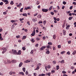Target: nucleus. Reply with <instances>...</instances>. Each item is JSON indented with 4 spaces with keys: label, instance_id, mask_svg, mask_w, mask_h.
Here are the masks:
<instances>
[{
    "label": "nucleus",
    "instance_id": "nucleus-30",
    "mask_svg": "<svg viewBox=\"0 0 76 76\" xmlns=\"http://www.w3.org/2000/svg\"><path fill=\"white\" fill-rule=\"evenodd\" d=\"M10 4H12V5H13V4H14V3H13V1H12L11 2Z\"/></svg>",
    "mask_w": 76,
    "mask_h": 76
},
{
    "label": "nucleus",
    "instance_id": "nucleus-17",
    "mask_svg": "<svg viewBox=\"0 0 76 76\" xmlns=\"http://www.w3.org/2000/svg\"><path fill=\"white\" fill-rule=\"evenodd\" d=\"M53 7V6H51L49 8V11H50V10H51L52 9V8Z\"/></svg>",
    "mask_w": 76,
    "mask_h": 76
},
{
    "label": "nucleus",
    "instance_id": "nucleus-49",
    "mask_svg": "<svg viewBox=\"0 0 76 76\" xmlns=\"http://www.w3.org/2000/svg\"><path fill=\"white\" fill-rule=\"evenodd\" d=\"M7 62L8 63H11V62L10 61V60H7Z\"/></svg>",
    "mask_w": 76,
    "mask_h": 76
},
{
    "label": "nucleus",
    "instance_id": "nucleus-45",
    "mask_svg": "<svg viewBox=\"0 0 76 76\" xmlns=\"http://www.w3.org/2000/svg\"><path fill=\"white\" fill-rule=\"evenodd\" d=\"M66 53L68 55H70V52L69 51H68Z\"/></svg>",
    "mask_w": 76,
    "mask_h": 76
},
{
    "label": "nucleus",
    "instance_id": "nucleus-64",
    "mask_svg": "<svg viewBox=\"0 0 76 76\" xmlns=\"http://www.w3.org/2000/svg\"><path fill=\"white\" fill-rule=\"evenodd\" d=\"M34 76H37V73H34Z\"/></svg>",
    "mask_w": 76,
    "mask_h": 76
},
{
    "label": "nucleus",
    "instance_id": "nucleus-29",
    "mask_svg": "<svg viewBox=\"0 0 76 76\" xmlns=\"http://www.w3.org/2000/svg\"><path fill=\"white\" fill-rule=\"evenodd\" d=\"M62 73L63 74H65L66 73V71H62Z\"/></svg>",
    "mask_w": 76,
    "mask_h": 76
},
{
    "label": "nucleus",
    "instance_id": "nucleus-39",
    "mask_svg": "<svg viewBox=\"0 0 76 76\" xmlns=\"http://www.w3.org/2000/svg\"><path fill=\"white\" fill-rule=\"evenodd\" d=\"M37 15H38V13H36L34 14V16H37Z\"/></svg>",
    "mask_w": 76,
    "mask_h": 76
},
{
    "label": "nucleus",
    "instance_id": "nucleus-55",
    "mask_svg": "<svg viewBox=\"0 0 76 76\" xmlns=\"http://www.w3.org/2000/svg\"><path fill=\"white\" fill-rule=\"evenodd\" d=\"M19 37H20V36H19V35H18V36H16V38H19Z\"/></svg>",
    "mask_w": 76,
    "mask_h": 76
},
{
    "label": "nucleus",
    "instance_id": "nucleus-16",
    "mask_svg": "<svg viewBox=\"0 0 76 76\" xmlns=\"http://www.w3.org/2000/svg\"><path fill=\"white\" fill-rule=\"evenodd\" d=\"M73 17H70L68 19L69 20H72V19H73Z\"/></svg>",
    "mask_w": 76,
    "mask_h": 76
},
{
    "label": "nucleus",
    "instance_id": "nucleus-23",
    "mask_svg": "<svg viewBox=\"0 0 76 76\" xmlns=\"http://www.w3.org/2000/svg\"><path fill=\"white\" fill-rule=\"evenodd\" d=\"M55 70H52L51 71V74H53V73H55Z\"/></svg>",
    "mask_w": 76,
    "mask_h": 76
},
{
    "label": "nucleus",
    "instance_id": "nucleus-3",
    "mask_svg": "<svg viewBox=\"0 0 76 76\" xmlns=\"http://www.w3.org/2000/svg\"><path fill=\"white\" fill-rule=\"evenodd\" d=\"M47 68L48 69H50V68H51V66H50V65H48L47 66H46L45 67V69L46 71H48V69H47Z\"/></svg>",
    "mask_w": 76,
    "mask_h": 76
},
{
    "label": "nucleus",
    "instance_id": "nucleus-63",
    "mask_svg": "<svg viewBox=\"0 0 76 76\" xmlns=\"http://www.w3.org/2000/svg\"><path fill=\"white\" fill-rule=\"evenodd\" d=\"M28 71H26V75H28Z\"/></svg>",
    "mask_w": 76,
    "mask_h": 76
},
{
    "label": "nucleus",
    "instance_id": "nucleus-18",
    "mask_svg": "<svg viewBox=\"0 0 76 76\" xmlns=\"http://www.w3.org/2000/svg\"><path fill=\"white\" fill-rule=\"evenodd\" d=\"M48 45H53V43H52L51 42H49L48 43Z\"/></svg>",
    "mask_w": 76,
    "mask_h": 76
},
{
    "label": "nucleus",
    "instance_id": "nucleus-15",
    "mask_svg": "<svg viewBox=\"0 0 76 76\" xmlns=\"http://www.w3.org/2000/svg\"><path fill=\"white\" fill-rule=\"evenodd\" d=\"M76 54V50H74L73 51L72 53L73 55H75Z\"/></svg>",
    "mask_w": 76,
    "mask_h": 76
},
{
    "label": "nucleus",
    "instance_id": "nucleus-9",
    "mask_svg": "<svg viewBox=\"0 0 76 76\" xmlns=\"http://www.w3.org/2000/svg\"><path fill=\"white\" fill-rule=\"evenodd\" d=\"M63 34L64 35H66V31L63 30Z\"/></svg>",
    "mask_w": 76,
    "mask_h": 76
},
{
    "label": "nucleus",
    "instance_id": "nucleus-41",
    "mask_svg": "<svg viewBox=\"0 0 76 76\" xmlns=\"http://www.w3.org/2000/svg\"><path fill=\"white\" fill-rule=\"evenodd\" d=\"M3 5V2H1L0 3V6H2V5Z\"/></svg>",
    "mask_w": 76,
    "mask_h": 76
},
{
    "label": "nucleus",
    "instance_id": "nucleus-60",
    "mask_svg": "<svg viewBox=\"0 0 76 76\" xmlns=\"http://www.w3.org/2000/svg\"><path fill=\"white\" fill-rule=\"evenodd\" d=\"M53 19L54 20H57V18L56 17H53Z\"/></svg>",
    "mask_w": 76,
    "mask_h": 76
},
{
    "label": "nucleus",
    "instance_id": "nucleus-7",
    "mask_svg": "<svg viewBox=\"0 0 76 76\" xmlns=\"http://www.w3.org/2000/svg\"><path fill=\"white\" fill-rule=\"evenodd\" d=\"M51 46H50V45H48L46 46V48L48 49H51Z\"/></svg>",
    "mask_w": 76,
    "mask_h": 76
},
{
    "label": "nucleus",
    "instance_id": "nucleus-57",
    "mask_svg": "<svg viewBox=\"0 0 76 76\" xmlns=\"http://www.w3.org/2000/svg\"><path fill=\"white\" fill-rule=\"evenodd\" d=\"M9 74H10V75H12V72H10L9 73Z\"/></svg>",
    "mask_w": 76,
    "mask_h": 76
},
{
    "label": "nucleus",
    "instance_id": "nucleus-35",
    "mask_svg": "<svg viewBox=\"0 0 76 76\" xmlns=\"http://www.w3.org/2000/svg\"><path fill=\"white\" fill-rule=\"evenodd\" d=\"M23 39H25L26 38V36H23Z\"/></svg>",
    "mask_w": 76,
    "mask_h": 76
},
{
    "label": "nucleus",
    "instance_id": "nucleus-4",
    "mask_svg": "<svg viewBox=\"0 0 76 76\" xmlns=\"http://www.w3.org/2000/svg\"><path fill=\"white\" fill-rule=\"evenodd\" d=\"M2 50H3L2 52V54H4V53H5V52H6V51L7 50H6V48H2Z\"/></svg>",
    "mask_w": 76,
    "mask_h": 76
},
{
    "label": "nucleus",
    "instance_id": "nucleus-36",
    "mask_svg": "<svg viewBox=\"0 0 76 76\" xmlns=\"http://www.w3.org/2000/svg\"><path fill=\"white\" fill-rule=\"evenodd\" d=\"M38 45H38V44L37 43L35 45V47H38Z\"/></svg>",
    "mask_w": 76,
    "mask_h": 76
},
{
    "label": "nucleus",
    "instance_id": "nucleus-56",
    "mask_svg": "<svg viewBox=\"0 0 76 76\" xmlns=\"http://www.w3.org/2000/svg\"><path fill=\"white\" fill-rule=\"evenodd\" d=\"M39 69V66H37V68L36 69V70H38Z\"/></svg>",
    "mask_w": 76,
    "mask_h": 76
},
{
    "label": "nucleus",
    "instance_id": "nucleus-40",
    "mask_svg": "<svg viewBox=\"0 0 76 76\" xmlns=\"http://www.w3.org/2000/svg\"><path fill=\"white\" fill-rule=\"evenodd\" d=\"M53 50H56V47H55V46L53 47Z\"/></svg>",
    "mask_w": 76,
    "mask_h": 76
},
{
    "label": "nucleus",
    "instance_id": "nucleus-54",
    "mask_svg": "<svg viewBox=\"0 0 76 76\" xmlns=\"http://www.w3.org/2000/svg\"><path fill=\"white\" fill-rule=\"evenodd\" d=\"M64 62V60H62L61 61V63H63Z\"/></svg>",
    "mask_w": 76,
    "mask_h": 76
},
{
    "label": "nucleus",
    "instance_id": "nucleus-50",
    "mask_svg": "<svg viewBox=\"0 0 76 76\" xmlns=\"http://www.w3.org/2000/svg\"><path fill=\"white\" fill-rule=\"evenodd\" d=\"M63 4H64L65 5V4H66V1H64L63 2Z\"/></svg>",
    "mask_w": 76,
    "mask_h": 76
},
{
    "label": "nucleus",
    "instance_id": "nucleus-34",
    "mask_svg": "<svg viewBox=\"0 0 76 76\" xmlns=\"http://www.w3.org/2000/svg\"><path fill=\"white\" fill-rule=\"evenodd\" d=\"M22 49L24 51H25V50H26V48H25V47H23Z\"/></svg>",
    "mask_w": 76,
    "mask_h": 76
},
{
    "label": "nucleus",
    "instance_id": "nucleus-33",
    "mask_svg": "<svg viewBox=\"0 0 76 76\" xmlns=\"http://www.w3.org/2000/svg\"><path fill=\"white\" fill-rule=\"evenodd\" d=\"M43 23L42 21H39L38 22V23H39V24H40V23Z\"/></svg>",
    "mask_w": 76,
    "mask_h": 76
},
{
    "label": "nucleus",
    "instance_id": "nucleus-48",
    "mask_svg": "<svg viewBox=\"0 0 76 76\" xmlns=\"http://www.w3.org/2000/svg\"><path fill=\"white\" fill-rule=\"evenodd\" d=\"M65 53V51H62L61 52V54H64V53Z\"/></svg>",
    "mask_w": 76,
    "mask_h": 76
},
{
    "label": "nucleus",
    "instance_id": "nucleus-25",
    "mask_svg": "<svg viewBox=\"0 0 76 76\" xmlns=\"http://www.w3.org/2000/svg\"><path fill=\"white\" fill-rule=\"evenodd\" d=\"M22 15L24 16H27V14H23Z\"/></svg>",
    "mask_w": 76,
    "mask_h": 76
},
{
    "label": "nucleus",
    "instance_id": "nucleus-58",
    "mask_svg": "<svg viewBox=\"0 0 76 76\" xmlns=\"http://www.w3.org/2000/svg\"><path fill=\"white\" fill-rule=\"evenodd\" d=\"M53 64H56V62L55 61H53Z\"/></svg>",
    "mask_w": 76,
    "mask_h": 76
},
{
    "label": "nucleus",
    "instance_id": "nucleus-6",
    "mask_svg": "<svg viewBox=\"0 0 76 76\" xmlns=\"http://www.w3.org/2000/svg\"><path fill=\"white\" fill-rule=\"evenodd\" d=\"M46 48V46H42L41 47V48L40 49V50H41V51H43L44 49H45Z\"/></svg>",
    "mask_w": 76,
    "mask_h": 76
},
{
    "label": "nucleus",
    "instance_id": "nucleus-14",
    "mask_svg": "<svg viewBox=\"0 0 76 76\" xmlns=\"http://www.w3.org/2000/svg\"><path fill=\"white\" fill-rule=\"evenodd\" d=\"M32 21L33 22H35V21H37V18L34 19L33 18L32 19Z\"/></svg>",
    "mask_w": 76,
    "mask_h": 76
},
{
    "label": "nucleus",
    "instance_id": "nucleus-51",
    "mask_svg": "<svg viewBox=\"0 0 76 76\" xmlns=\"http://www.w3.org/2000/svg\"><path fill=\"white\" fill-rule=\"evenodd\" d=\"M71 42H72V41H69L68 42V44H71Z\"/></svg>",
    "mask_w": 76,
    "mask_h": 76
},
{
    "label": "nucleus",
    "instance_id": "nucleus-38",
    "mask_svg": "<svg viewBox=\"0 0 76 76\" xmlns=\"http://www.w3.org/2000/svg\"><path fill=\"white\" fill-rule=\"evenodd\" d=\"M36 40L37 41H39V40H40V38H36Z\"/></svg>",
    "mask_w": 76,
    "mask_h": 76
},
{
    "label": "nucleus",
    "instance_id": "nucleus-27",
    "mask_svg": "<svg viewBox=\"0 0 76 76\" xmlns=\"http://www.w3.org/2000/svg\"><path fill=\"white\" fill-rule=\"evenodd\" d=\"M30 61L27 60L24 61V63H30Z\"/></svg>",
    "mask_w": 76,
    "mask_h": 76
},
{
    "label": "nucleus",
    "instance_id": "nucleus-47",
    "mask_svg": "<svg viewBox=\"0 0 76 76\" xmlns=\"http://www.w3.org/2000/svg\"><path fill=\"white\" fill-rule=\"evenodd\" d=\"M61 45H58V48H61Z\"/></svg>",
    "mask_w": 76,
    "mask_h": 76
},
{
    "label": "nucleus",
    "instance_id": "nucleus-52",
    "mask_svg": "<svg viewBox=\"0 0 76 76\" xmlns=\"http://www.w3.org/2000/svg\"><path fill=\"white\" fill-rule=\"evenodd\" d=\"M54 12H55V13H57L58 12V11H57L56 10H54Z\"/></svg>",
    "mask_w": 76,
    "mask_h": 76
},
{
    "label": "nucleus",
    "instance_id": "nucleus-12",
    "mask_svg": "<svg viewBox=\"0 0 76 76\" xmlns=\"http://www.w3.org/2000/svg\"><path fill=\"white\" fill-rule=\"evenodd\" d=\"M42 15L40 14H39L37 15V18H41V17Z\"/></svg>",
    "mask_w": 76,
    "mask_h": 76
},
{
    "label": "nucleus",
    "instance_id": "nucleus-32",
    "mask_svg": "<svg viewBox=\"0 0 76 76\" xmlns=\"http://www.w3.org/2000/svg\"><path fill=\"white\" fill-rule=\"evenodd\" d=\"M71 69H72V70H73V69H75V67L72 66H71Z\"/></svg>",
    "mask_w": 76,
    "mask_h": 76
},
{
    "label": "nucleus",
    "instance_id": "nucleus-24",
    "mask_svg": "<svg viewBox=\"0 0 76 76\" xmlns=\"http://www.w3.org/2000/svg\"><path fill=\"white\" fill-rule=\"evenodd\" d=\"M59 66L58 65L56 66V69L58 70V69H59Z\"/></svg>",
    "mask_w": 76,
    "mask_h": 76
},
{
    "label": "nucleus",
    "instance_id": "nucleus-62",
    "mask_svg": "<svg viewBox=\"0 0 76 76\" xmlns=\"http://www.w3.org/2000/svg\"><path fill=\"white\" fill-rule=\"evenodd\" d=\"M38 9H40L41 8V6L40 5H39L38 7H37Z\"/></svg>",
    "mask_w": 76,
    "mask_h": 76
},
{
    "label": "nucleus",
    "instance_id": "nucleus-5",
    "mask_svg": "<svg viewBox=\"0 0 76 76\" xmlns=\"http://www.w3.org/2000/svg\"><path fill=\"white\" fill-rule=\"evenodd\" d=\"M32 37H34L35 35V30H34L32 32V33L31 34Z\"/></svg>",
    "mask_w": 76,
    "mask_h": 76
},
{
    "label": "nucleus",
    "instance_id": "nucleus-26",
    "mask_svg": "<svg viewBox=\"0 0 76 76\" xmlns=\"http://www.w3.org/2000/svg\"><path fill=\"white\" fill-rule=\"evenodd\" d=\"M31 41L33 43H34L35 42V40H34V39H32L31 40Z\"/></svg>",
    "mask_w": 76,
    "mask_h": 76
},
{
    "label": "nucleus",
    "instance_id": "nucleus-43",
    "mask_svg": "<svg viewBox=\"0 0 76 76\" xmlns=\"http://www.w3.org/2000/svg\"><path fill=\"white\" fill-rule=\"evenodd\" d=\"M51 75V72H49L47 73V75H48L49 76H50V75Z\"/></svg>",
    "mask_w": 76,
    "mask_h": 76
},
{
    "label": "nucleus",
    "instance_id": "nucleus-44",
    "mask_svg": "<svg viewBox=\"0 0 76 76\" xmlns=\"http://www.w3.org/2000/svg\"><path fill=\"white\" fill-rule=\"evenodd\" d=\"M33 53H34V50H32L30 52V53L31 54H33Z\"/></svg>",
    "mask_w": 76,
    "mask_h": 76
},
{
    "label": "nucleus",
    "instance_id": "nucleus-8",
    "mask_svg": "<svg viewBox=\"0 0 76 76\" xmlns=\"http://www.w3.org/2000/svg\"><path fill=\"white\" fill-rule=\"evenodd\" d=\"M11 62L13 63H17V61H16V60L15 59H13L12 60Z\"/></svg>",
    "mask_w": 76,
    "mask_h": 76
},
{
    "label": "nucleus",
    "instance_id": "nucleus-37",
    "mask_svg": "<svg viewBox=\"0 0 76 76\" xmlns=\"http://www.w3.org/2000/svg\"><path fill=\"white\" fill-rule=\"evenodd\" d=\"M46 21L45 20L43 21V24L44 25H45V23H46Z\"/></svg>",
    "mask_w": 76,
    "mask_h": 76
},
{
    "label": "nucleus",
    "instance_id": "nucleus-19",
    "mask_svg": "<svg viewBox=\"0 0 76 76\" xmlns=\"http://www.w3.org/2000/svg\"><path fill=\"white\" fill-rule=\"evenodd\" d=\"M53 38L54 39H56V34L53 35Z\"/></svg>",
    "mask_w": 76,
    "mask_h": 76
},
{
    "label": "nucleus",
    "instance_id": "nucleus-61",
    "mask_svg": "<svg viewBox=\"0 0 76 76\" xmlns=\"http://www.w3.org/2000/svg\"><path fill=\"white\" fill-rule=\"evenodd\" d=\"M41 76H45V74H42L41 75Z\"/></svg>",
    "mask_w": 76,
    "mask_h": 76
},
{
    "label": "nucleus",
    "instance_id": "nucleus-13",
    "mask_svg": "<svg viewBox=\"0 0 76 76\" xmlns=\"http://www.w3.org/2000/svg\"><path fill=\"white\" fill-rule=\"evenodd\" d=\"M46 54H49L50 53V51L48 50L46 52Z\"/></svg>",
    "mask_w": 76,
    "mask_h": 76
},
{
    "label": "nucleus",
    "instance_id": "nucleus-21",
    "mask_svg": "<svg viewBox=\"0 0 76 76\" xmlns=\"http://www.w3.org/2000/svg\"><path fill=\"white\" fill-rule=\"evenodd\" d=\"M28 9H31V7H27L26 8V10H28Z\"/></svg>",
    "mask_w": 76,
    "mask_h": 76
},
{
    "label": "nucleus",
    "instance_id": "nucleus-2",
    "mask_svg": "<svg viewBox=\"0 0 76 76\" xmlns=\"http://www.w3.org/2000/svg\"><path fill=\"white\" fill-rule=\"evenodd\" d=\"M42 11L43 12H45L46 13V12H47L48 11V10L46 9H45L44 8H43L42 9Z\"/></svg>",
    "mask_w": 76,
    "mask_h": 76
},
{
    "label": "nucleus",
    "instance_id": "nucleus-59",
    "mask_svg": "<svg viewBox=\"0 0 76 76\" xmlns=\"http://www.w3.org/2000/svg\"><path fill=\"white\" fill-rule=\"evenodd\" d=\"M75 74V72L74 71H73L72 72V75H74Z\"/></svg>",
    "mask_w": 76,
    "mask_h": 76
},
{
    "label": "nucleus",
    "instance_id": "nucleus-53",
    "mask_svg": "<svg viewBox=\"0 0 76 76\" xmlns=\"http://www.w3.org/2000/svg\"><path fill=\"white\" fill-rule=\"evenodd\" d=\"M73 9V6H71L70 7L69 9L70 10H72V9Z\"/></svg>",
    "mask_w": 76,
    "mask_h": 76
},
{
    "label": "nucleus",
    "instance_id": "nucleus-1",
    "mask_svg": "<svg viewBox=\"0 0 76 76\" xmlns=\"http://www.w3.org/2000/svg\"><path fill=\"white\" fill-rule=\"evenodd\" d=\"M12 51L14 53V54L18 55V53L17 52V51L16 50L12 49Z\"/></svg>",
    "mask_w": 76,
    "mask_h": 76
},
{
    "label": "nucleus",
    "instance_id": "nucleus-20",
    "mask_svg": "<svg viewBox=\"0 0 76 76\" xmlns=\"http://www.w3.org/2000/svg\"><path fill=\"white\" fill-rule=\"evenodd\" d=\"M18 54H19V55H20V54H21V51L20 50L18 51Z\"/></svg>",
    "mask_w": 76,
    "mask_h": 76
},
{
    "label": "nucleus",
    "instance_id": "nucleus-31",
    "mask_svg": "<svg viewBox=\"0 0 76 76\" xmlns=\"http://www.w3.org/2000/svg\"><path fill=\"white\" fill-rule=\"evenodd\" d=\"M24 20V18H20V21H22V20Z\"/></svg>",
    "mask_w": 76,
    "mask_h": 76
},
{
    "label": "nucleus",
    "instance_id": "nucleus-46",
    "mask_svg": "<svg viewBox=\"0 0 76 76\" xmlns=\"http://www.w3.org/2000/svg\"><path fill=\"white\" fill-rule=\"evenodd\" d=\"M11 22H12V23H14V22H15V20H11Z\"/></svg>",
    "mask_w": 76,
    "mask_h": 76
},
{
    "label": "nucleus",
    "instance_id": "nucleus-28",
    "mask_svg": "<svg viewBox=\"0 0 76 76\" xmlns=\"http://www.w3.org/2000/svg\"><path fill=\"white\" fill-rule=\"evenodd\" d=\"M23 8H21V9L20 10V12H23Z\"/></svg>",
    "mask_w": 76,
    "mask_h": 76
},
{
    "label": "nucleus",
    "instance_id": "nucleus-42",
    "mask_svg": "<svg viewBox=\"0 0 76 76\" xmlns=\"http://www.w3.org/2000/svg\"><path fill=\"white\" fill-rule=\"evenodd\" d=\"M50 13H51V15H52L53 16V15H54V12H51Z\"/></svg>",
    "mask_w": 76,
    "mask_h": 76
},
{
    "label": "nucleus",
    "instance_id": "nucleus-10",
    "mask_svg": "<svg viewBox=\"0 0 76 76\" xmlns=\"http://www.w3.org/2000/svg\"><path fill=\"white\" fill-rule=\"evenodd\" d=\"M23 64V63L22 62H21L19 65V67H21L22 66V65Z\"/></svg>",
    "mask_w": 76,
    "mask_h": 76
},
{
    "label": "nucleus",
    "instance_id": "nucleus-22",
    "mask_svg": "<svg viewBox=\"0 0 76 76\" xmlns=\"http://www.w3.org/2000/svg\"><path fill=\"white\" fill-rule=\"evenodd\" d=\"M23 70L24 72H25V70H26V68L24 67L23 68Z\"/></svg>",
    "mask_w": 76,
    "mask_h": 76
},
{
    "label": "nucleus",
    "instance_id": "nucleus-11",
    "mask_svg": "<svg viewBox=\"0 0 76 76\" xmlns=\"http://www.w3.org/2000/svg\"><path fill=\"white\" fill-rule=\"evenodd\" d=\"M5 4H9V1L7 0H5Z\"/></svg>",
    "mask_w": 76,
    "mask_h": 76
}]
</instances>
